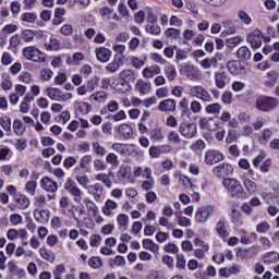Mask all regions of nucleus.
Masks as SVG:
<instances>
[{
    "instance_id": "f257e3e1",
    "label": "nucleus",
    "mask_w": 279,
    "mask_h": 279,
    "mask_svg": "<svg viewBox=\"0 0 279 279\" xmlns=\"http://www.w3.org/2000/svg\"><path fill=\"white\" fill-rule=\"evenodd\" d=\"M222 184L232 197H245V189H243V184H241V181L234 178H228L223 180Z\"/></svg>"
},
{
    "instance_id": "79ce46f5",
    "label": "nucleus",
    "mask_w": 279,
    "mask_h": 279,
    "mask_svg": "<svg viewBox=\"0 0 279 279\" xmlns=\"http://www.w3.org/2000/svg\"><path fill=\"white\" fill-rule=\"evenodd\" d=\"M216 230L219 234V236H222V239H226L228 236V230L226 229V222L223 221H218L216 226Z\"/></svg>"
},
{
    "instance_id": "49530a36",
    "label": "nucleus",
    "mask_w": 279,
    "mask_h": 279,
    "mask_svg": "<svg viewBox=\"0 0 279 279\" xmlns=\"http://www.w3.org/2000/svg\"><path fill=\"white\" fill-rule=\"evenodd\" d=\"M53 77V71L50 69H43L40 71V80L41 82H49Z\"/></svg>"
},
{
    "instance_id": "72a5a7b5",
    "label": "nucleus",
    "mask_w": 279,
    "mask_h": 279,
    "mask_svg": "<svg viewBox=\"0 0 279 279\" xmlns=\"http://www.w3.org/2000/svg\"><path fill=\"white\" fill-rule=\"evenodd\" d=\"M132 173V168L130 166H121L119 171H118V178H122L125 180V178H130Z\"/></svg>"
},
{
    "instance_id": "c9c22d12",
    "label": "nucleus",
    "mask_w": 279,
    "mask_h": 279,
    "mask_svg": "<svg viewBox=\"0 0 279 279\" xmlns=\"http://www.w3.org/2000/svg\"><path fill=\"white\" fill-rule=\"evenodd\" d=\"M34 36H36V33L33 29H24L21 34V38L24 43H32Z\"/></svg>"
},
{
    "instance_id": "338daca9",
    "label": "nucleus",
    "mask_w": 279,
    "mask_h": 279,
    "mask_svg": "<svg viewBox=\"0 0 279 279\" xmlns=\"http://www.w3.org/2000/svg\"><path fill=\"white\" fill-rule=\"evenodd\" d=\"M180 29L178 28H167L166 29V36H168V38H178V36H180Z\"/></svg>"
},
{
    "instance_id": "f8f14e48",
    "label": "nucleus",
    "mask_w": 279,
    "mask_h": 279,
    "mask_svg": "<svg viewBox=\"0 0 279 279\" xmlns=\"http://www.w3.org/2000/svg\"><path fill=\"white\" fill-rule=\"evenodd\" d=\"M258 254L256 247H248V248H238L236 251V258L241 260H250V258H254Z\"/></svg>"
},
{
    "instance_id": "58836bf2",
    "label": "nucleus",
    "mask_w": 279,
    "mask_h": 279,
    "mask_svg": "<svg viewBox=\"0 0 279 279\" xmlns=\"http://www.w3.org/2000/svg\"><path fill=\"white\" fill-rule=\"evenodd\" d=\"M242 41H243V37L238 35L235 37L227 38L226 46L232 49L236 47V45L241 44Z\"/></svg>"
},
{
    "instance_id": "69168bd1",
    "label": "nucleus",
    "mask_w": 279,
    "mask_h": 279,
    "mask_svg": "<svg viewBox=\"0 0 279 279\" xmlns=\"http://www.w3.org/2000/svg\"><path fill=\"white\" fill-rule=\"evenodd\" d=\"M150 158H160L162 150L159 147L151 146L148 150Z\"/></svg>"
},
{
    "instance_id": "052dcab7",
    "label": "nucleus",
    "mask_w": 279,
    "mask_h": 279,
    "mask_svg": "<svg viewBox=\"0 0 279 279\" xmlns=\"http://www.w3.org/2000/svg\"><path fill=\"white\" fill-rule=\"evenodd\" d=\"M48 47L51 51H58L60 49V39L51 37Z\"/></svg>"
},
{
    "instance_id": "7c9ffc66",
    "label": "nucleus",
    "mask_w": 279,
    "mask_h": 279,
    "mask_svg": "<svg viewBox=\"0 0 279 279\" xmlns=\"http://www.w3.org/2000/svg\"><path fill=\"white\" fill-rule=\"evenodd\" d=\"M15 203L17 208H20L21 210H25V208L29 207V198H27V196L25 195L16 196Z\"/></svg>"
},
{
    "instance_id": "c85d7f7f",
    "label": "nucleus",
    "mask_w": 279,
    "mask_h": 279,
    "mask_svg": "<svg viewBox=\"0 0 279 279\" xmlns=\"http://www.w3.org/2000/svg\"><path fill=\"white\" fill-rule=\"evenodd\" d=\"M120 80L130 84V82H135L136 81V74H134V72H132V70H123L120 73Z\"/></svg>"
},
{
    "instance_id": "4d7b16f0",
    "label": "nucleus",
    "mask_w": 279,
    "mask_h": 279,
    "mask_svg": "<svg viewBox=\"0 0 279 279\" xmlns=\"http://www.w3.org/2000/svg\"><path fill=\"white\" fill-rule=\"evenodd\" d=\"M12 78L7 75V76H3V81L1 82V88H3L4 90H12Z\"/></svg>"
},
{
    "instance_id": "c756f323",
    "label": "nucleus",
    "mask_w": 279,
    "mask_h": 279,
    "mask_svg": "<svg viewBox=\"0 0 279 279\" xmlns=\"http://www.w3.org/2000/svg\"><path fill=\"white\" fill-rule=\"evenodd\" d=\"M174 178H179V184L185 186V189H193V182L186 175H182L180 171L174 172Z\"/></svg>"
},
{
    "instance_id": "f3484780",
    "label": "nucleus",
    "mask_w": 279,
    "mask_h": 279,
    "mask_svg": "<svg viewBox=\"0 0 279 279\" xmlns=\"http://www.w3.org/2000/svg\"><path fill=\"white\" fill-rule=\"evenodd\" d=\"M90 104H106L108 101V93L104 90L95 92L89 96Z\"/></svg>"
},
{
    "instance_id": "5fc2aeb1",
    "label": "nucleus",
    "mask_w": 279,
    "mask_h": 279,
    "mask_svg": "<svg viewBox=\"0 0 279 279\" xmlns=\"http://www.w3.org/2000/svg\"><path fill=\"white\" fill-rule=\"evenodd\" d=\"M76 112H81V114H88L90 112V104L88 102L78 104Z\"/></svg>"
},
{
    "instance_id": "a18cd8bd",
    "label": "nucleus",
    "mask_w": 279,
    "mask_h": 279,
    "mask_svg": "<svg viewBox=\"0 0 279 279\" xmlns=\"http://www.w3.org/2000/svg\"><path fill=\"white\" fill-rule=\"evenodd\" d=\"M238 19H240L244 25H250V23H252V17L243 10L238 11Z\"/></svg>"
},
{
    "instance_id": "2eb2a0df",
    "label": "nucleus",
    "mask_w": 279,
    "mask_h": 279,
    "mask_svg": "<svg viewBox=\"0 0 279 279\" xmlns=\"http://www.w3.org/2000/svg\"><path fill=\"white\" fill-rule=\"evenodd\" d=\"M111 88L118 93H130V83L122 81V78H113Z\"/></svg>"
},
{
    "instance_id": "6ab92c4d",
    "label": "nucleus",
    "mask_w": 279,
    "mask_h": 279,
    "mask_svg": "<svg viewBox=\"0 0 279 279\" xmlns=\"http://www.w3.org/2000/svg\"><path fill=\"white\" fill-rule=\"evenodd\" d=\"M112 56V51L106 47L96 49V58L99 62H108Z\"/></svg>"
},
{
    "instance_id": "09e8293b",
    "label": "nucleus",
    "mask_w": 279,
    "mask_h": 279,
    "mask_svg": "<svg viewBox=\"0 0 279 279\" xmlns=\"http://www.w3.org/2000/svg\"><path fill=\"white\" fill-rule=\"evenodd\" d=\"M101 235L99 234H92L89 238V245L90 247H99L101 245Z\"/></svg>"
},
{
    "instance_id": "9d476101",
    "label": "nucleus",
    "mask_w": 279,
    "mask_h": 279,
    "mask_svg": "<svg viewBox=\"0 0 279 279\" xmlns=\"http://www.w3.org/2000/svg\"><path fill=\"white\" fill-rule=\"evenodd\" d=\"M241 180L244 193L245 191L248 193V195H255V193H258V184L256 182L245 175H242Z\"/></svg>"
},
{
    "instance_id": "c03bdc74",
    "label": "nucleus",
    "mask_w": 279,
    "mask_h": 279,
    "mask_svg": "<svg viewBox=\"0 0 279 279\" xmlns=\"http://www.w3.org/2000/svg\"><path fill=\"white\" fill-rule=\"evenodd\" d=\"M205 110L208 114H219V112H221V105L215 102L208 105Z\"/></svg>"
},
{
    "instance_id": "ddd939ff",
    "label": "nucleus",
    "mask_w": 279,
    "mask_h": 279,
    "mask_svg": "<svg viewBox=\"0 0 279 279\" xmlns=\"http://www.w3.org/2000/svg\"><path fill=\"white\" fill-rule=\"evenodd\" d=\"M223 159V154H221L219 150H208L205 154V162L207 165H216V162H221Z\"/></svg>"
},
{
    "instance_id": "4be33fe9",
    "label": "nucleus",
    "mask_w": 279,
    "mask_h": 279,
    "mask_svg": "<svg viewBox=\"0 0 279 279\" xmlns=\"http://www.w3.org/2000/svg\"><path fill=\"white\" fill-rule=\"evenodd\" d=\"M117 202L112 199H107L102 207L104 215H106V217H112L114 210H117Z\"/></svg>"
},
{
    "instance_id": "ea45409f",
    "label": "nucleus",
    "mask_w": 279,
    "mask_h": 279,
    "mask_svg": "<svg viewBox=\"0 0 279 279\" xmlns=\"http://www.w3.org/2000/svg\"><path fill=\"white\" fill-rule=\"evenodd\" d=\"M106 162L111 165V167H119V156H117L114 153H109L106 156Z\"/></svg>"
},
{
    "instance_id": "f704fd0d",
    "label": "nucleus",
    "mask_w": 279,
    "mask_h": 279,
    "mask_svg": "<svg viewBox=\"0 0 279 279\" xmlns=\"http://www.w3.org/2000/svg\"><path fill=\"white\" fill-rule=\"evenodd\" d=\"M238 58H241V60H250V58H252V52L250 51V48L248 47L239 48Z\"/></svg>"
},
{
    "instance_id": "39448f33",
    "label": "nucleus",
    "mask_w": 279,
    "mask_h": 279,
    "mask_svg": "<svg viewBox=\"0 0 279 279\" xmlns=\"http://www.w3.org/2000/svg\"><path fill=\"white\" fill-rule=\"evenodd\" d=\"M215 213V207L208 205L204 207H199L195 214V221L197 223H206L208 221V217Z\"/></svg>"
},
{
    "instance_id": "5701e85b",
    "label": "nucleus",
    "mask_w": 279,
    "mask_h": 279,
    "mask_svg": "<svg viewBox=\"0 0 279 279\" xmlns=\"http://www.w3.org/2000/svg\"><path fill=\"white\" fill-rule=\"evenodd\" d=\"M158 108L161 112H173L175 110V100L166 99L159 104Z\"/></svg>"
},
{
    "instance_id": "e433bc0d",
    "label": "nucleus",
    "mask_w": 279,
    "mask_h": 279,
    "mask_svg": "<svg viewBox=\"0 0 279 279\" xmlns=\"http://www.w3.org/2000/svg\"><path fill=\"white\" fill-rule=\"evenodd\" d=\"M94 192H93V195H94V199L96 202H99V199H101V196L104 195V185L99 184V183H96L94 186Z\"/></svg>"
},
{
    "instance_id": "423d86ee",
    "label": "nucleus",
    "mask_w": 279,
    "mask_h": 279,
    "mask_svg": "<svg viewBox=\"0 0 279 279\" xmlns=\"http://www.w3.org/2000/svg\"><path fill=\"white\" fill-rule=\"evenodd\" d=\"M179 132L184 136V138H193L197 134V124L182 122L179 126Z\"/></svg>"
},
{
    "instance_id": "864d4df0",
    "label": "nucleus",
    "mask_w": 279,
    "mask_h": 279,
    "mask_svg": "<svg viewBox=\"0 0 279 279\" xmlns=\"http://www.w3.org/2000/svg\"><path fill=\"white\" fill-rule=\"evenodd\" d=\"M150 138H153V141H162V138H165V135H162V129H154L150 133Z\"/></svg>"
},
{
    "instance_id": "a878e982",
    "label": "nucleus",
    "mask_w": 279,
    "mask_h": 279,
    "mask_svg": "<svg viewBox=\"0 0 279 279\" xmlns=\"http://www.w3.org/2000/svg\"><path fill=\"white\" fill-rule=\"evenodd\" d=\"M34 101L33 96L26 95L24 96L22 102L20 104V112L23 114H27L29 112V104Z\"/></svg>"
},
{
    "instance_id": "680f3d73",
    "label": "nucleus",
    "mask_w": 279,
    "mask_h": 279,
    "mask_svg": "<svg viewBox=\"0 0 279 279\" xmlns=\"http://www.w3.org/2000/svg\"><path fill=\"white\" fill-rule=\"evenodd\" d=\"M111 267H123L125 265V257L123 256H116L111 259Z\"/></svg>"
},
{
    "instance_id": "f03ea898",
    "label": "nucleus",
    "mask_w": 279,
    "mask_h": 279,
    "mask_svg": "<svg viewBox=\"0 0 279 279\" xmlns=\"http://www.w3.org/2000/svg\"><path fill=\"white\" fill-rule=\"evenodd\" d=\"M23 56L31 62H37L38 64H43V62H47V57L45 52L40 51L36 46H28L23 49Z\"/></svg>"
},
{
    "instance_id": "774afa93",
    "label": "nucleus",
    "mask_w": 279,
    "mask_h": 279,
    "mask_svg": "<svg viewBox=\"0 0 279 279\" xmlns=\"http://www.w3.org/2000/svg\"><path fill=\"white\" fill-rule=\"evenodd\" d=\"M60 33L63 36H71V34H73V26H71L70 24H65L60 28Z\"/></svg>"
},
{
    "instance_id": "3c124183",
    "label": "nucleus",
    "mask_w": 279,
    "mask_h": 279,
    "mask_svg": "<svg viewBox=\"0 0 279 279\" xmlns=\"http://www.w3.org/2000/svg\"><path fill=\"white\" fill-rule=\"evenodd\" d=\"M271 230V226H269V222L263 221L257 225L256 232H259L260 234H264L265 232H269Z\"/></svg>"
},
{
    "instance_id": "0e129e2a",
    "label": "nucleus",
    "mask_w": 279,
    "mask_h": 279,
    "mask_svg": "<svg viewBox=\"0 0 279 279\" xmlns=\"http://www.w3.org/2000/svg\"><path fill=\"white\" fill-rule=\"evenodd\" d=\"M87 210L93 217H97V215H99V207H97V205L92 201L87 203Z\"/></svg>"
},
{
    "instance_id": "8fccbe9b",
    "label": "nucleus",
    "mask_w": 279,
    "mask_h": 279,
    "mask_svg": "<svg viewBox=\"0 0 279 279\" xmlns=\"http://www.w3.org/2000/svg\"><path fill=\"white\" fill-rule=\"evenodd\" d=\"M220 119L222 121H229V125H231L232 128H236V120L232 119V114H230V112L226 111L221 114Z\"/></svg>"
},
{
    "instance_id": "a211bd4d",
    "label": "nucleus",
    "mask_w": 279,
    "mask_h": 279,
    "mask_svg": "<svg viewBox=\"0 0 279 279\" xmlns=\"http://www.w3.org/2000/svg\"><path fill=\"white\" fill-rule=\"evenodd\" d=\"M199 126L202 130H208L209 132L217 131V122H215V119L213 118H201Z\"/></svg>"
},
{
    "instance_id": "393cba45",
    "label": "nucleus",
    "mask_w": 279,
    "mask_h": 279,
    "mask_svg": "<svg viewBox=\"0 0 279 279\" xmlns=\"http://www.w3.org/2000/svg\"><path fill=\"white\" fill-rule=\"evenodd\" d=\"M184 72L190 80H197L199 78V70L195 68L194 65L191 64H185L184 65Z\"/></svg>"
},
{
    "instance_id": "6e6d98bb",
    "label": "nucleus",
    "mask_w": 279,
    "mask_h": 279,
    "mask_svg": "<svg viewBox=\"0 0 279 279\" xmlns=\"http://www.w3.org/2000/svg\"><path fill=\"white\" fill-rule=\"evenodd\" d=\"M102 266H104V262H101V258L92 257L89 259V267H92V269H99Z\"/></svg>"
},
{
    "instance_id": "2f4dec72",
    "label": "nucleus",
    "mask_w": 279,
    "mask_h": 279,
    "mask_svg": "<svg viewBox=\"0 0 279 279\" xmlns=\"http://www.w3.org/2000/svg\"><path fill=\"white\" fill-rule=\"evenodd\" d=\"M117 221L119 225V230H128V225L130 223V217L125 214H120L117 217Z\"/></svg>"
},
{
    "instance_id": "6e6552de",
    "label": "nucleus",
    "mask_w": 279,
    "mask_h": 279,
    "mask_svg": "<svg viewBox=\"0 0 279 279\" xmlns=\"http://www.w3.org/2000/svg\"><path fill=\"white\" fill-rule=\"evenodd\" d=\"M213 173L217 178H226L227 175H232L234 173V168L230 163H220L214 168Z\"/></svg>"
},
{
    "instance_id": "9b49d317",
    "label": "nucleus",
    "mask_w": 279,
    "mask_h": 279,
    "mask_svg": "<svg viewBox=\"0 0 279 279\" xmlns=\"http://www.w3.org/2000/svg\"><path fill=\"white\" fill-rule=\"evenodd\" d=\"M192 97H198L203 101H211L210 94L203 86H194L190 89Z\"/></svg>"
},
{
    "instance_id": "473e14b6",
    "label": "nucleus",
    "mask_w": 279,
    "mask_h": 279,
    "mask_svg": "<svg viewBox=\"0 0 279 279\" xmlns=\"http://www.w3.org/2000/svg\"><path fill=\"white\" fill-rule=\"evenodd\" d=\"M90 162H93V156L92 155H84L81 159H80V167L81 169H90Z\"/></svg>"
},
{
    "instance_id": "bb28decb",
    "label": "nucleus",
    "mask_w": 279,
    "mask_h": 279,
    "mask_svg": "<svg viewBox=\"0 0 279 279\" xmlns=\"http://www.w3.org/2000/svg\"><path fill=\"white\" fill-rule=\"evenodd\" d=\"M119 134H121L124 138H131V136L134 134V131L132 130V126L130 124H121L118 129Z\"/></svg>"
},
{
    "instance_id": "dca6fc26",
    "label": "nucleus",
    "mask_w": 279,
    "mask_h": 279,
    "mask_svg": "<svg viewBox=\"0 0 279 279\" xmlns=\"http://www.w3.org/2000/svg\"><path fill=\"white\" fill-rule=\"evenodd\" d=\"M221 53H217L216 57H213L211 59H203L199 61V64L204 71H206V75H211L210 68L217 66V58H219Z\"/></svg>"
},
{
    "instance_id": "e2e57ef3",
    "label": "nucleus",
    "mask_w": 279,
    "mask_h": 279,
    "mask_svg": "<svg viewBox=\"0 0 279 279\" xmlns=\"http://www.w3.org/2000/svg\"><path fill=\"white\" fill-rule=\"evenodd\" d=\"M163 251L168 254H178V252H180V248L173 243H168L163 246Z\"/></svg>"
},
{
    "instance_id": "bf43d9fd",
    "label": "nucleus",
    "mask_w": 279,
    "mask_h": 279,
    "mask_svg": "<svg viewBox=\"0 0 279 279\" xmlns=\"http://www.w3.org/2000/svg\"><path fill=\"white\" fill-rule=\"evenodd\" d=\"M35 217L37 221H41V222L49 221V210L38 211L37 214H35Z\"/></svg>"
},
{
    "instance_id": "20e7f679",
    "label": "nucleus",
    "mask_w": 279,
    "mask_h": 279,
    "mask_svg": "<svg viewBox=\"0 0 279 279\" xmlns=\"http://www.w3.org/2000/svg\"><path fill=\"white\" fill-rule=\"evenodd\" d=\"M46 94L52 101H69L73 97V94L64 93L56 87H47Z\"/></svg>"
},
{
    "instance_id": "7ed1b4c3",
    "label": "nucleus",
    "mask_w": 279,
    "mask_h": 279,
    "mask_svg": "<svg viewBox=\"0 0 279 279\" xmlns=\"http://www.w3.org/2000/svg\"><path fill=\"white\" fill-rule=\"evenodd\" d=\"M255 108L260 112H270L274 108H278V99L262 96L255 100Z\"/></svg>"
},
{
    "instance_id": "aec40b11",
    "label": "nucleus",
    "mask_w": 279,
    "mask_h": 279,
    "mask_svg": "<svg viewBox=\"0 0 279 279\" xmlns=\"http://www.w3.org/2000/svg\"><path fill=\"white\" fill-rule=\"evenodd\" d=\"M41 186L44 191H48L49 193H56V191H58V183L51 180L49 177H45L41 180Z\"/></svg>"
},
{
    "instance_id": "cd10ccee",
    "label": "nucleus",
    "mask_w": 279,
    "mask_h": 279,
    "mask_svg": "<svg viewBox=\"0 0 279 279\" xmlns=\"http://www.w3.org/2000/svg\"><path fill=\"white\" fill-rule=\"evenodd\" d=\"M215 82L217 88H226V82H228V76H226V73L218 72L215 75Z\"/></svg>"
},
{
    "instance_id": "603ef678",
    "label": "nucleus",
    "mask_w": 279,
    "mask_h": 279,
    "mask_svg": "<svg viewBox=\"0 0 279 279\" xmlns=\"http://www.w3.org/2000/svg\"><path fill=\"white\" fill-rule=\"evenodd\" d=\"M16 29H19V27L14 24H7L2 29H1V34H3V36H8L10 34H14V32H16Z\"/></svg>"
},
{
    "instance_id": "412c9836",
    "label": "nucleus",
    "mask_w": 279,
    "mask_h": 279,
    "mask_svg": "<svg viewBox=\"0 0 279 279\" xmlns=\"http://www.w3.org/2000/svg\"><path fill=\"white\" fill-rule=\"evenodd\" d=\"M143 77L145 80H151V77H156V75H160V66L158 65H150L143 70L142 72Z\"/></svg>"
},
{
    "instance_id": "4c0bfd02",
    "label": "nucleus",
    "mask_w": 279,
    "mask_h": 279,
    "mask_svg": "<svg viewBox=\"0 0 279 279\" xmlns=\"http://www.w3.org/2000/svg\"><path fill=\"white\" fill-rule=\"evenodd\" d=\"M19 82H22V84H32V82H34V76L29 72H21Z\"/></svg>"
},
{
    "instance_id": "de8ad7c7",
    "label": "nucleus",
    "mask_w": 279,
    "mask_h": 279,
    "mask_svg": "<svg viewBox=\"0 0 279 279\" xmlns=\"http://www.w3.org/2000/svg\"><path fill=\"white\" fill-rule=\"evenodd\" d=\"M13 130L15 134H19L21 136V134L25 133V125L20 120H15L13 122Z\"/></svg>"
},
{
    "instance_id": "13d9d810",
    "label": "nucleus",
    "mask_w": 279,
    "mask_h": 279,
    "mask_svg": "<svg viewBox=\"0 0 279 279\" xmlns=\"http://www.w3.org/2000/svg\"><path fill=\"white\" fill-rule=\"evenodd\" d=\"M93 165L96 171H106V169H108V166H106V163L101 159H95L93 161Z\"/></svg>"
},
{
    "instance_id": "4468645a",
    "label": "nucleus",
    "mask_w": 279,
    "mask_h": 279,
    "mask_svg": "<svg viewBox=\"0 0 279 279\" xmlns=\"http://www.w3.org/2000/svg\"><path fill=\"white\" fill-rule=\"evenodd\" d=\"M135 90H137V93L143 96L149 95V93H151V83L143 78H138L135 83Z\"/></svg>"
},
{
    "instance_id": "37998d69",
    "label": "nucleus",
    "mask_w": 279,
    "mask_h": 279,
    "mask_svg": "<svg viewBox=\"0 0 279 279\" xmlns=\"http://www.w3.org/2000/svg\"><path fill=\"white\" fill-rule=\"evenodd\" d=\"M0 125L5 132H10L12 130V120L10 117H2L0 118Z\"/></svg>"
},
{
    "instance_id": "a19ab883",
    "label": "nucleus",
    "mask_w": 279,
    "mask_h": 279,
    "mask_svg": "<svg viewBox=\"0 0 279 279\" xmlns=\"http://www.w3.org/2000/svg\"><path fill=\"white\" fill-rule=\"evenodd\" d=\"M93 151L96 154V156H106V148L99 144V142H95L92 144Z\"/></svg>"
},
{
    "instance_id": "1a4fd4ad",
    "label": "nucleus",
    "mask_w": 279,
    "mask_h": 279,
    "mask_svg": "<svg viewBox=\"0 0 279 279\" xmlns=\"http://www.w3.org/2000/svg\"><path fill=\"white\" fill-rule=\"evenodd\" d=\"M65 190L73 195L75 202H82V190L77 187V183L72 179H68L65 182Z\"/></svg>"
},
{
    "instance_id": "b1692460",
    "label": "nucleus",
    "mask_w": 279,
    "mask_h": 279,
    "mask_svg": "<svg viewBox=\"0 0 279 279\" xmlns=\"http://www.w3.org/2000/svg\"><path fill=\"white\" fill-rule=\"evenodd\" d=\"M142 245L144 250H149V252H153V254H158V252H160V245L153 240L145 239L143 240Z\"/></svg>"
},
{
    "instance_id": "0eeeda50",
    "label": "nucleus",
    "mask_w": 279,
    "mask_h": 279,
    "mask_svg": "<svg viewBox=\"0 0 279 279\" xmlns=\"http://www.w3.org/2000/svg\"><path fill=\"white\" fill-rule=\"evenodd\" d=\"M264 40H265V37L263 36V32H260L259 29H255L253 33L248 34L247 36V43H250L253 49H260V47H263Z\"/></svg>"
}]
</instances>
